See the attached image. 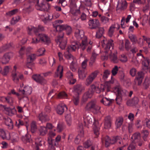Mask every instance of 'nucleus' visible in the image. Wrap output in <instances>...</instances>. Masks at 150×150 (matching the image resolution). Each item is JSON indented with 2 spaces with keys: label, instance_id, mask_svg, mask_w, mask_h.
Wrapping results in <instances>:
<instances>
[{
  "label": "nucleus",
  "instance_id": "1",
  "mask_svg": "<svg viewBox=\"0 0 150 150\" xmlns=\"http://www.w3.org/2000/svg\"><path fill=\"white\" fill-rule=\"evenodd\" d=\"M63 21L62 20H56L53 23V27L55 28L57 31H61L65 30L67 35H70L72 32L71 27L67 25H59L60 24L63 23Z\"/></svg>",
  "mask_w": 150,
  "mask_h": 150
},
{
  "label": "nucleus",
  "instance_id": "2",
  "mask_svg": "<svg viewBox=\"0 0 150 150\" xmlns=\"http://www.w3.org/2000/svg\"><path fill=\"white\" fill-rule=\"evenodd\" d=\"M100 108L96 101L91 100L86 104L84 109L86 111H91L94 114H97L100 112Z\"/></svg>",
  "mask_w": 150,
  "mask_h": 150
},
{
  "label": "nucleus",
  "instance_id": "3",
  "mask_svg": "<svg viewBox=\"0 0 150 150\" xmlns=\"http://www.w3.org/2000/svg\"><path fill=\"white\" fill-rule=\"evenodd\" d=\"M111 84V81H107L105 83L104 85L101 84L100 86L92 85L91 86V88L93 93L96 92L97 93H100L101 92H103L106 89L107 91L108 92L110 91Z\"/></svg>",
  "mask_w": 150,
  "mask_h": 150
},
{
  "label": "nucleus",
  "instance_id": "4",
  "mask_svg": "<svg viewBox=\"0 0 150 150\" xmlns=\"http://www.w3.org/2000/svg\"><path fill=\"white\" fill-rule=\"evenodd\" d=\"M113 91L115 93H117V94H116V100L117 103L119 104H120V102L122 100L123 98L125 97L127 93L126 90H122L118 84L114 87L113 89Z\"/></svg>",
  "mask_w": 150,
  "mask_h": 150
},
{
  "label": "nucleus",
  "instance_id": "5",
  "mask_svg": "<svg viewBox=\"0 0 150 150\" xmlns=\"http://www.w3.org/2000/svg\"><path fill=\"white\" fill-rule=\"evenodd\" d=\"M92 42H88L87 41V39L86 37H85L82 40L81 43L79 44V48L81 49L82 50H84L87 48L86 51L88 53H90L92 48Z\"/></svg>",
  "mask_w": 150,
  "mask_h": 150
},
{
  "label": "nucleus",
  "instance_id": "6",
  "mask_svg": "<svg viewBox=\"0 0 150 150\" xmlns=\"http://www.w3.org/2000/svg\"><path fill=\"white\" fill-rule=\"evenodd\" d=\"M64 33L62 32L59 33V35L56 40L57 43L59 44L60 48L63 50L65 49L66 45V40H63Z\"/></svg>",
  "mask_w": 150,
  "mask_h": 150
},
{
  "label": "nucleus",
  "instance_id": "7",
  "mask_svg": "<svg viewBox=\"0 0 150 150\" xmlns=\"http://www.w3.org/2000/svg\"><path fill=\"white\" fill-rule=\"evenodd\" d=\"M19 67L18 65H15L13 67L11 76L12 79L14 82L17 83L19 82V72L18 71Z\"/></svg>",
  "mask_w": 150,
  "mask_h": 150
},
{
  "label": "nucleus",
  "instance_id": "8",
  "mask_svg": "<svg viewBox=\"0 0 150 150\" xmlns=\"http://www.w3.org/2000/svg\"><path fill=\"white\" fill-rule=\"evenodd\" d=\"M98 73V72L97 71H95L90 74L86 79L85 82V85L87 86H88L90 85L96 77Z\"/></svg>",
  "mask_w": 150,
  "mask_h": 150
},
{
  "label": "nucleus",
  "instance_id": "9",
  "mask_svg": "<svg viewBox=\"0 0 150 150\" xmlns=\"http://www.w3.org/2000/svg\"><path fill=\"white\" fill-rule=\"evenodd\" d=\"M32 88L28 86H24L23 89L19 90L20 93L22 95L24 96L27 100H28L27 96L30 94L32 92Z\"/></svg>",
  "mask_w": 150,
  "mask_h": 150
},
{
  "label": "nucleus",
  "instance_id": "10",
  "mask_svg": "<svg viewBox=\"0 0 150 150\" xmlns=\"http://www.w3.org/2000/svg\"><path fill=\"white\" fill-rule=\"evenodd\" d=\"M105 40H103L101 43L103 47H105V49L106 50V52L109 54L110 57L112 58V45L111 42H109L106 45H105L104 42Z\"/></svg>",
  "mask_w": 150,
  "mask_h": 150
},
{
  "label": "nucleus",
  "instance_id": "11",
  "mask_svg": "<svg viewBox=\"0 0 150 150\" xmlns=\"http://www.w3.org/2000/svg\"><path fill=\"white\" fill-rule=\"evenodd\" d=\"M33 79L37 83L44 85L47 83V81L40 74H35L32 76Z\"/></svg>",
  "mask_w": 150,
  "mask_h": 150
},
{
  "label": "nucleus",
  "instance_id": "12",
  "mask_svg": "<svg viewBox=\"0 0 150 150\" xmlns=\"http://www.w3.org/2000/svg\"><path fill=\"white\" fill-rule=\"evenodd\" d=\"M88 25L90 28L91 29H96L100 26V23L98 19H91L89 21Z\"/></svg>",
  "mask_w": 150,
  "mask_h": 150
},
{
  "label": "nucleus",
  "instance_id": "13",
  "mask_svg": "<svg viewBox=\"0 0 150 150\" xmlns=\"http://www.w3.org/2000/svg\"><path fill=\"white\" fill-rule=\"evenodd\" d=\"M127 3L125 0H119L117 5L116 10H124L127 8Z\"/></svg>",
  "mask_w": 150,
  "mask_h": 150
},
{
  "label": "nucleus",
  "instance_id": "14",
  "mask_svg": "<svg viewBox=\"0 0 150 150\" xmlns=\"http://www.w3.org/2000/svg\"><path fill=\"white\" fill-rule=\"evenodd\" d=\"M13 54L11 52L7 53L5 54L1 58V61L3 64L8 63L11 57L13 56Z\"/></svg>",
  "mask_w": 150,
  "mask_h": 150
},
{
  "label": "nucleus",
  "instance_id": "15",
  "mask_svg": "<svg viewBox=\"0 0 150 150\" xmlns=\"http://www.w3.org/2000/svg\"><path fill=\"white\" fill-rule=\"evenodd\" d=\"M63 67L61 65L58 66L55 72L54 77L61 79L63 76Z\"/></svg>",
  "mask_w": 150,
  "mask_h": 150
},
{
  "label": "nucleus",
  "instance_id": "16",
  "mask_svg": "<svg viewBox=\"0 0 150 150\" xmlns=\"http://www.w3.org/2000/svg\"><path fill=\"white\" fill-rule=\"evenodd\" d=\"M144 76V73L142 72L138 73V75L134 80L136 84L140 85L142 83Z\"/></svg>",
  "mask_w": 150,
  "mask_h": 150
},
{
  "label": "nucleus",
  "instance_id": "17",
  "mask_svg": "<svg viewBox=\"0 0 150 150\" xmlns=\"http://www.w3.org/2000/svg\"><path fill=\"white\" fill-rule=\"evenodd\" d=\"M71 11L72 14L71 21L74 22L77 21L79 18V11L78 10H73L71 9Z\"/></svg>",
  "mask_w": 150,
  "mask_h": 150
},
{
  "label": "nucleus",
  "instance_id": "18",
  "mask_svg": "<svg viewBox=\"0 0 150 150\" xmlns=\"http://www.w3.org/2000/svg\"><path fill=\"white\" fill-rule=\"evenodd\" d=\"M67 108L65 104H61L58 105L56 111L58 114L61 115L63 113L65 110H67Z\"/></svg>",
  "mask_w": 150,
  "mask_h": 150
},
{
  "label": "nucleus",
  "instance_id": "19",
  "mask_svg": "<svg viewBox=\"0 0 150 150\" xmlns=\"http://www.w3.org/2000/svg\"><path fill=\"white\" fill-rule=\"evenodd\" d=\"M79 128V130L80 131V133L76 137L74 141L75 143L76 144H79L81 140V137H83V126L81 125L80 126Z\"/></svg>",
  "mask_w": 150,
  "mask_h": 150
},
{
  "label": "nucleus",
  "instance_id": "20",
  "mask_svg": "<svg viewBox=\"0 0 150 150\" xmlns=\"http://www.w3.org/2000/svg\"><path fill=\"white\" fill-rule=\"evenodd\" d=\"M79 48V45L78 42H76L72 43L70 46L68 47L67 49V51L68 52L75 51L76 50Z\"/></svg>",
  "mask_w": 150,
  "mask_h": 150
},
{
  "label": "nucleus",
  "instance_id": "21",
  "mask_svg": "<svg viewBox=\"0 0 150 150\" xmlns=\"http://www.w3.org/2000/svg\"><path fill=\"white\" fill-rule=\"evenodd\" d=\"M38 38H39L40 41L46 43H49L50 42V38L46 35L44 34H39Z\"/></svg>",
  "mask_w": 150,
  "mask_h": 150
},
{
  "label": "nucleus",
  "instance_id": "22",
  "mask_svg": "<svg viewBox=\"0 0 150 150\" xmlns=\"http://www.w3.org/2000/svg\"><path fill=\"white\" fill-rule=\"evenodd\" d=\"M102 142L103 144H105L106 147H108L111 144V140L109 136H106L102 137Z\"/></svg>",
  "mask_w": 150,
  "mask_h": 150
},
{
  "label": "nucleus",
  "instance_id": "23",
  "mask_svg": "<svg viewBox=\"0 0 150 150\" xmlns=\"http://www.w3.org/2000/svg\"><path fill=\"white\" fill-rule=\"evenodd\" d=\"M65 57L68 60L69 62H76L77 61L75 57H74L69 52L67 51L64 53Z\"/></svg>",
  "mask_w": 150,
  "mask_h": 150
},
{
  "label": "nucleus",
  "instance_id": "24",
  "mask_svg": "<svg viewBox=\"0 0 150 150\" xmlns=\"http://www.w3.org/2000/svg\"><path fill=\"white\" fill-rule=\"evenodd\" d=\"M84 33L82 30H80L79 29H76L75 33L76 37L79 40H82L85 36H84Z\"/></svg>",
  "mask_w": 150,
  "mask_h": 150
},
{
  "label": "nucleus",
  "instance_id": "25",
  "mask_svg": "<svg viewBox=\"0 0 150 150\" xmlns=\"http://www.w3.org/2000/svg\"><path fill=\"white\" fill-rule=\"evenodd\" d=\"M100 102L105 105L109 106L112 104V100L111 99L105 97L100 101Z\"/></svg>",
  "mask_w": 150,
  "mask_h": 150
},
{
  "label": "nucleus",
  "instance_id": "26",
  "mask_svg": "<svg viewBox=\"0 0 150 150\" xmlns=\"http://www.w3.org/2000/svg\"><path fill=\"white\" fill-rule=\"evenodd\" d=\"M32 10L30 3H27L24 4L23 9L24 13H29Z\"/></svg>",
  "mask_w": 150,
  "mask_h": 150
},
{
  "label": "nucleus",
  "instance_id": "27",
  "mask_svg": "<svg viewBox=\"0 0 150 150\" xmlns=\"http://www.w3.org/2000/svg\"><path fill=\"white\" fill-rule=\"evenodd\" d=\"M22 141L25 143L30 142L32 140L31 139V136L29 134H26L24 136H23L21 138Z\"/></svg>",
  "mask_w": 150,
  "mask_h": 150
},
{
  "label": "nucleus",
  "instance_id": "28",
  "mask_svg": "<svg viewBox=\"0 0 150 150\" xmlns=\"http://www.w3.org/2000/svg\"><path fill=\"white\" fill-rule=\"evenodd\" d=\"M104 124V127L106 129L110 128L111 126L110 118L109 116L105 118Z\"/></svg>",
  "mask_w": 150,
  "mask_h": 150
},
{
  "label": "nucleus",
  "instance_id": "29",
  "mask_svg": "<svg viewBox=\"0 0 150 150\" xmlns=\"http://www.w3.org/2000/svg\"><path fill=\"white\" fill-rule=\"evenodd\" d=\"M39 134L40 136L45 135L47 132L46 128L44 126H40L39 129Z\"/></svg>",
  "mask_w": 150,
  "mask_h": 150
},
{
  "label": "nucleus",
  "instance_id": "30",
  "mask_svg": "<svg viewBox=\"0 0 150 150\" xmlns=\"http://www.w3.org/2000/svg\"><path fill=\"white\" fill-rule=\"evenodd\" d=\"M5 123L8 128L10 129H12L13 127V124L10 118H8L6 119Z\"/></svg>",
  "mask_w": 150,
  "mask_h": 150
},
{
  "label": "nucleus",
  "instance_id": "31",
  "mask_svg": "<svg viewBox=\"0 0 150 150\" xmlns=\"http://www.w3.org/2000/svg\"><path fill=\"white\" fill-rule=\"evenodd\" d=\"M74 93H77V95H79L82 91V86L80 84H77L74 86Z\"/></svg>",
  "mask_w": 150,
  "mask_h": 150
},
{
  "label": "nucleus",
  "instance_id": "32",
  "mask_svg": "<svg viewBox=\"0 0 150 150\" xmlns=\"http://www.w3.org/2000/svg\"><path fill=\"white\" fill-rule=\"evenodd\" d=\"M5 113L9 116H12L15 112V110L11 109L9 108H6L5 109Z\"/></svg>",
  "mask_w": 150,
  "mask_h": 150
},
{
  "label": "nucleus",
  "instance_id": "33",
  "mask_svg": "<svg viewBox=\"0 0 150 150\" xmlns=\"http://www.w3.org/2000/svg\"><path fill=\"white\" fill-rule=\"evenodd\" d=\"M36 28L32 26H30L27 28V32L28 34L31 35L33 32H34L35 35H37V32L36 31Z\"/></svg>",
  "mask_w": 150,
  "mask_h": 150
},
{
  "label": "nucleus",
  "instance_id": "34",
  "mask_svg": "<svg viewBox=\"0 0 150 150\" xmlns=\"http://www.w3.org/2000/svg\"><path fill=\"white\" fill-rule=\"evenodd\" d=\"M140 138V134L139 133L136 132L134 133L132 137V139H133L132 142L136 143L139 139Z\"/></svg>",
  "mask_w": 150,
  "mask_h": 150
},
{
  "label": "nucleus",
  "instance_id": "35",
  "mask_svg": "<svg viewBox=\"0 0 150 150\" xmlns=\"http://www.w3.org/2000/svg\"><path fill=\"white\" fill-rule=\"evenodd\" d=\"M123 120V118L122 117H119L117 118L115 122V125L117 128L121 126Z\"/></svg>",
  "mask_w": 150,
  "mask_h": 150
},
{
  "label": "nucleus",
  "instance_id": "36",
  "mask_svg": "<svg viewBox=\"0 0 150 150\" xmlns=\"http://www.w3.org/2000/svg\"><path fill=\"white\" fill-rule=\"evenodd\" d=\"M46 16V14L45 15H43V16L44 17V18H42V21L45 23H46L48 21L52 20L54 17L53 15H52L51 16H50V15H49V14H47V16L45 17V16Z\"/></svg>",
  "mask_w": 150,
  "mask_h": 150
},
{
  "label": "nucleus",
  "instance_id": "37",
  "mask_svg": "<svg viewBox=\"0 0 150 150\" xmlns=\"http://www.w3.org/2000/svg\"><path fill=\"white\" fill-rule=\"evenodd\" d=\"M38 118L42 122H45L48 120L47 115H44L42 113H41L39 115Z\"/></svg>",
  "mask_w": 150,
  "mask_h": 150
},
{
  "label": "nucleus",
  "instance_id": "38",
  "mask_svg": "<svg viewBox=\"0 0 150 150\" xmlns=\"http://www.w3.org/2000/svg\"><path fill=\"white\" fill-rule=\"evenodd\" d=\"M104 33V29L102 28H99L98 31L96 32V36L97 38H100Z\"/></svg>",
  "mask_w": 150,
  "mask_h": 150
},
{
  "label": "nucleus",
  "instance_id": "39",
  "mask_svg": "<svg viewBox=\"0 0 150 150\" xmlns=\"http://www.w3.org/2000/svg\"><path fill=\"white\" fill-rule=\"evenodd\" d=\"M65 118L67 125L69 126H70L71 124L72 120L70 114H66L65 116Z\"/></svg>",
  "mask_w": 150,
  "mask_h": 150
},
{
  "label": "nucleus",
  "instance_id": "40",
  "mask_svg": "<svg viewBox=\"0 0 150 150\" xmlns=\"http://www.w3.org/2000/svg\"><path fill=\"white\" fill-rule=\"evenodd\" d=\"M79 77L80 79H83L85 78L86 76V74L84 70L79 69L78 71Z\"/></svg>",
  "mask_w": 150,
  "mask_h": 150
},
{
  "label": "nucleus",
  "instance_id": "41",
  "mask_svg": "<svg viewBox=\"0 0 150 150\" xmlns=\"http://www.w3.org/2000/svg\"><path fill=\"white\" fill-rule=\"evenodd\" d=\"M98 123V122H96L95 123L93 124V130L94 133L97 136V137H98L99 134V128L97 126H96L95 125L96 123L97 124Z\"/></svg>",
  "mask_w": 150,
  "mask_h": 150
},
{
  "label": "nucleus",
  "instance_id": "42",
  "mask_svg": "<svg viewBox=\"0 0 150 150\" xmlns=\"http://www.w3.org/2000/svg\"><path fill=\"white\" fill-rule=\"evenodd\" d=\"M18 11V10L15 9L6 13V16L7 17H11L16 14Z\"/></svg>",
  "mask_w": 150,
  "mask_h": 150
},
{
  "label": "nucleus",
  "instance_id": "43",
  "mask_svg": "<svg viewBox=\"0 0 150 150\" xmlns=\"http://www.w3.org/2000/svg\"><path fill=\"white\" fill-rule=\"evenodd\" d=\"M0 100L2 101L6 102L8 103H11L13 102L12 98L9 96H8L6 97H2L0 98Z\"/></svg>",
  "mask_w": 150,
  "mask_h": 150
},
{
  "label": "nucleus",
  "instance_id": "44",
  "mask_svg": "<svg viewBox=\"0 0 150 150\" xmlns=\"http://www.w3.org/2000/svg\"><path fill=\"white\" fill-rule=\"evenodd\" d=\"M31 131L33 133L37 129V126L36 124V122L33 121L31 123Z\"/></svg>",
  "mask_w": 150,
  "mask_h": 150
},
{
  "label": "nucleus",
  "instance_id": "45",
  "mask_svg": "<svg viewBox=\"0 0 150 150\" xmlns=\"http://www.w3.org/2000/svg\"><path fill=\"white\" fill-rule=\"evenodd\" d=\"M11 139L13 142H17L18 140V137L17 134L13 133H12L11 135Z\"/></svg>",
  "mask_w": 150,
  "mask_h": 150
},
{
  "label": "nucleus",
  "instance_id": "46",
  "mask_svg": "<svg viewBox=\"0 0 150 150\" xmlns=\"http://www.w3.org/2000/svg\"><path fill=\"white\" fill-rule=\"evenodd\" d=\"M64 128V124L62 123H59L57 126V130L58 132H62Z\"/></svg>",
  "mask_w": 150,
  "mask_h": 150
},
{
  "label": "nucleus",
  "instance_id": "47",
  "mask_svg": "<svg viewBox=\"0 0 150 150\" xmlns=\"http://www.w3.org/2000/svg\"><path fill=\"white\" fill-rule=\"evenodd\" d=\"M122 142V139L119 137H116L113 139V144L117 143L119 145Z\"/></svg>",
  "mask_w": 150,
  "mask_h": 150
},
{
  "label": "nucleus",
  "instance_id": "48",
  "mask_svg": "<svg viewBox=\"0 0 150 150\" xmlns=\"http://www.w3.org/2000/svg\"><path fill=\"white\" fill-rule=\"evenodd\" d=\"M87 94H84L83 96L81 102V105H82L83 103L86 102L89 98H90L92 97V95L90 94L88 96H87Z\"/></svg>",
  "mask_w": 150,
  "mask_h": 150
},
{
  "label": "nucleus",
  "instance_id": "49",
  "mask_svg": "<svg viewBox=\"0 0 150 150\" xmlns=\"http://www.w3.org/2000/svg\"><path fill=\"white\" fill-rule=\"evenodd\" d=\"M72 101L74 105H78L79 102V95L74 96Z\"/></svg>",
  "mask_w": 150,
  "mask_h": 150
},
{
  "label": "nucleus",
  "instance_id": "50",
  "mask_svg": "<svg viewBox=\"0 0 150 150\" xmlns=\"http://www.w3.org/2000/svg\"><path fill=\"white\" fill-rule=\"evenodd\" d=\"M10 68V67L8 66L5 67L3 70L2 69V74L4 76L7 75L9 72Z\"/></svg>",
  "mask_w": 150,
  "mask_h": 150
},
{
  "label": "nucleus",
  "instance_id": "51",
  "mask_svg": "<svg viewBox=\"0 0 150 150\" xmlns=\"http://www.w3.org/2000/svg\"><path fill=\"white\" fill-rule=\"evenodd\" d=\"M11 136L10 133L6 131L2 137L3 139L9 140L11 139Z\"/></svg>",
  "mask_w": 150,
  "mask_h": 150
},
{
  "label": "nucleus",
  "instance_id": "52",
  "mask_svg": "<svg viewBox=\"0 0 150 150\" xmlns=\"http://www.w3.org/2000/svg\"><path fill=\"white\" fill-rule=\"evenodd\" d=\"M98 55V54H96L94 52H93L92 54V56L91 58V62H90L89 63V65L92 66L93 63L95 61V59Z\"/></svg>",
  "mask_w": 150,
  "mask_h": 150
},
{
  "label": "nucleus",
  "instance_id": "53",
  "mask_svg": "<svg viewBox=\"0 0 150 150\" xmlns=\"http://www.w3.org/2000/svg\"><path fill=\"white\" fill-rule=\"evenodd\" d=\"M110 19L108 17L104 16H102L101 17L100 21L103 24H105L109 22Z\"/></svg>",
  "mask_w": 150,
  "mask_h": 150
},
{
  "label": "nucleus",
  "instance_id": "54",
  "mask_svg": "<svg viewBox=\"0 0 150 150\" xmlns=\"http://www.w3.org/2000/svg\"><path fill=\"white\" fill-rule=\"evenodd\" d=\"M150 83L149 79L147 77H146L143 83V86L146 88L149 86Z\"/></svg>",
  "mask_w": 150,
  "mask_h": 150
},
{
  "label": "nucleus",
  "instance_id": "55",
  "mask_svg": "<svg viewBox=\"0 0 150 150\" xmlns=\"http://www.w3.org/2000/svg\"><path fill=\"white\" fill-rule=\"evenodd\" d=\"M35 55L34 54H31L29 55L28 57V62L30 63L32 62L35 58Z\"/></svg>",
  "mask_w": 150,
  "mask_h": 150
},
{
  "label": "nucleus",
  "instance_id": "56",
  "mask_svg": "<svg viewBox=\"0 0 150 150\" xmlns=\"http://www.w3.org/2000/svg\"><path fill=\"white\" fill-rule=\"evenodd\" d=\"M45 49L44 48H41L39 49L37 51V55L38 56H40L44 54Z\"/></svg>",
  "mask_w": 150,
  "mask_h": 150
},
{
  "label": "nucleus",
  "instance_id": "57",
  "mask_svg": "<svg viewBox=\"0 0 150 150\" xmlns=\"http://www.w3.org/2000/svg\"><path fill=\"white\" fill-rule=\"evenodd\" d=\"M20 19L19 16H17L12 18L11 21V23L14 24L18 22Z\"/></svg>",
  "mask_w": 150,
  "mask_h": 150
},
{
  "label": "nucleus",
  "instance_id": "58",
  "mask_svg": "<svg viewBox=\"0 0 150 150\" xmlns=\"http://www.w3.org/2000/svg\"><path fill=\"white\" fill-rule=\"evenodd\" d=\"M76 62H71L70 66L71 69L73 71H75L76 70Z\"/></svg>",
  "mask_w": 150,
  "mask_h": 150
},
{
  "label": "nucleus",
  "instance_id": "59",
  "mask_svg": "<svg viewBox=\"0 0 150 150\" xmlns=\"http://www.w3.org/2000/svg\"><path fill=\"white\" fill-rule=\"evenodd\" d=\"M136 143L132 142L128 147V150H135Z\"/></svg>",
  "mask_w": 150,
  "mask_h": 150
},
{
  "label": "nucleus",
  "instance_id": "60",
  "mask_svg": "<svg viewBox=\"0 0 150 150\" xmlns=\"http://www.w3.org/2000/svg\"><path fill=\"white\" fill-rule=\"evenodd\" d=\"M142 134L143 135V138L144 141H146V138L149 135V133L148 131L146 130H144L142 132Z\"/></svg>",
  "mask_w": 150,
  "mask_h": 150
},
{
  "label": "nucleus",
  "instance_id": "61",
  "mask_svg": "<svg viewBox=\"0 0 150 150\" xmlns=\"http://www.w3.org/2000/svg\"><path fill=\"white\" fill-rule=\"evenodd\" d=\"M38 34H37L36 35L37 38H33L32 39V41L31 43L33 44H36L38 43L40 41V40L39 38H38Z\"/></svg>",
  "mask_w": 150,
  "mask_h": 150
},
{
  "label": "nucleus",
  "instance_id": "62",
  "mask_svg": "<svg viewBox=\"0 0 150 150\" xmlns=\"http://www.w3.org/2000/svg\"><path fill=\"white\" fill-rule=\"evenodd\" d=\"M120 60L121 62H124L127 61V57L125 55L122 54L120 57Z\"/></svg>",
  "mask_w": 150,
  "mask_h": 150
},
{
  "label": "nucleus",
  "instance_id": "63",
  "mask_svg": "<svg viewBox=\"0 0 150 150\" xmlns=\"http://www.w3.org/2000/svg\"><path fill=\"white\" fill-rule=\"evenodd\" d=\"M110 74V72L108 70L104 71L103 75V78L104 79H106L108 77Z\"/></svg>",
  "mask_w": 150,
  "mask_h": 150
},
{
  "label": "nucleus",
  "instance_id": "64",
  "mask_svg": "<svg viewBox=\"0 0 150 150\" xmlns=\"http://www.w3.org/2000/svg\"><path fill=\"white\" fill-rule=\"evenodd\" d=\"M92 144V143L89 140H88L85 142L83 144L85 148H88Z\"/></svg>",
  "mask_w": 150,
  "mask_h": 150
}]
</instances>
